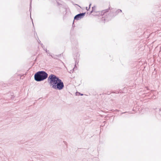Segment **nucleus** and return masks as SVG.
Here are the masks:
<instances>
[{"label": "nucleus", "instance_id": "ddd939ff", "mask_svg": "<svg viewBox=\"0 0 161 161\" xmlns=\"http://www.w3.org/2000/svg\"><path fill=\"white\" fill-rule=\"evenodd\" d=\"M41 44V46H42V48H45L44 46L43 45V44L42 43Z\"/></svg>", "mask_w": 161, "mask_h": 161}, {"label": "nucleus", "instance_id": "6ab92c4d", "mask_svg": "<svg viewBox=\"0 0 161 161\" xmlns=\"http://www.w3.org/2000/svg\"><path fill=\"white\" fill-rule=\"evenodd\" d=\"M124 113H122V114H124Z\"/></svg>", "mask_w": 161, "mask_h": 161}, {"label": "nucleus", "instance_id": "f257e3e1", "mask_svg": "<svg viewBox=\"0 0 161 161\" xmlns=\"http://www.w3.org/2000/svg\"><path fill=\"white\" fill-rule=\"evenodd\" d=\"M47 80L50 86L55 90H61L64 87L63 82L58 77L54 74L49 75Z\"/></svg>", "mask_w": 161, "mask_h": 161}, {"label": "nucleus", "instance_id": "dca6fc26", "mask_svg": "<svg viewBox=\"0 0 161 161\" xmlns=\"http://www.w3.org/2000/svg\"><path fill=\"white\" fill-rule=\"evenodd\" d=\"M38 42L40 44L41 41L39 39V41H38Z\"/></svg>", "mask_w": 161, "mask_h": 161}, {"label": "nucleus", "instance_id": "9d476101", "mask_svg": "<svg viewBox=\"0 0 161 161\" xmlns=\"http://www.w3.org/2000/svg\"><path fill=\"white\" fill-rule=\"evenodd\" d=\"M76 94L77 95H78H78L82 96L83 95V94H81L80 93L78 92H76Z\"/></svg>", "mask_w": 161, "mask_h": 161}, {"label": "nucleus", "instance_id": "0eeeda50", "mask_svg": "<svg viewBox=\"0 0 161 161\" xmlns=\"http://www.w3.org/2000/svg\"><path fill=\"white\" fill-rule=\"evenodd\" d=\"M60 55L61 54H59L58 55H53V56H52V58L55 59H57V57H59Z\"/></svg>", "mask_w": 161, "mask_h": 161}, {"label": "nucleus", "instance_id": "20e7f679", "mask_svg": "<svg viewBox=\"0 0 161 161\" xmlns=\"http://www.w3.org/2000/svg\"><path fill=\"white\" fill-rule=\"evenodd\" d=\"M122 11L121 9H118L113 14V16L114 17L117 15L119 12H122Z\"/></svg>", "mask_w": 161, "mask_h": 161}, {"label": "nucleus", "instance_id": "1a4fd4ad", "mask_svg": "<svg viewBox=\"0 0 161 161\" xmlns=\"http://www.w3.org/2000/svg\"><path fill=\"white\" fill-rule=\"evenodd\" d=\"M92 11L90 12V14H91L93 12L95 11L96 9V7L95 6H94L93 7H92Z\"/></svg>", "mask_w": 161, "mask_h": 161}, {"label": "nucleus", "instance_id": "6e6552de", "mask_svg": "<svg viewBox=\"0 0 161 161\" xmlns=\"http://www.w3.org/2000/svg\"><path fill=\"white\" fill-rule=\"evenodd\" d=\"M77 63V60H75V66L74 68L72 70H71L70 71V73H73V72L74 71V69H75V67L76 66V63Z\"/></svg>", "mask_w": 161, "mask_h": 161}, {"label": "nucleus", "instance_id": "39448f33", "mask_svg": "<svg viewBox=\"0 0 161 161\" xmlns=\"http://www.w3.org/2000/svg\"><path fill=\"white\" fill-rule=\"evenodd\" d=\"M108 9H107L105 10H103L101 11V14L102 15H104L105 14H106V13L108 12Z\"/></svg>", "mask_w": 161, "mask_h": 161}, {"label": "nucleus", "instance_id": "4468645a", "mask_svg": "<svg viewBox=\"0 0 161 161\" xmlns=\"http://www.w3.org/2000/svg\"><path fill=\"white\" fill-rule=\"evenodd\" d=\"M91 4H90L89 5V8H88V9H89L90 8V7H91Z\"/></svg>", "mask_w": 161, "mask_h": 161}, {"label": "nucleus", "instance_id": "a211bd4d", "mask_svg": "<svg viewBox=\"0 0 161 161\" xmlns=\"http://www.w3.org/2000/svg\"><path fill=\"white\" fill-rule=\"evenodd\" d=\"M53 54H52L51 55V57H52V56H53Z\"/></svg>", "mask_w": 161, "mask_h": 161}, {"label": "nucleus", "instance_id": "f8f14e48", "mask_svg": "<svg viewBox=\"0 0 161 161\" xmlns=\"http://www.w3.org/2000/svg\"><path fill=\"white\" fill-rule=\"evenodd\" d=\"M47 53L48 55L50 56H51V55L52 54H51V53H49V52H48V53Z\"/></svg>", "mask_w": 161, "mask_h": 161}, {"label": "nucleus", "instance_id": "2eb2a0df", "mask_svg": "<svg viewBox=\"0 0 161 161\" xmlns=\"http://www.w3.org/2000/svg\"><path fill=\"white\" fill-rule=\"evenodd\" d=\"M74 21H73V25H72L73 26H75L74 25Z\"/></svg>", "mask_w": 161, "mask_h": 161}, {"label": "nucleus", "instance_id": "f3484780", "mask_svg": "<svg viewBox=\"0 0 161 161\" xmlns=\"http://www.w3.org/2000/svg\"><path fill=\"white\" fill-rule=\"evenodd\" d=\"M86 10H87V11H88L89 10V9L87 8V7L86 8Z\"/></svg>", "mask_w": 161, "mask_h": 161}, {"label": "nucleus", "instance_id": "9b49d317", "mask_svg": "<svg viewBox=\"0 0 161 161\" xmlns=\"http://www.w3.org/2000/svg\"><path fill=\"white\" fill-rule=\"evenodd\" d=\"M43 49L47 53H48V52H49V51H47V49L45 48H43Z\"/></svg>", "mask_w": 161, "mask_h": 161}, {"label": "nucleus", "instance_id": "7ed1b4c3", "mask_svg": "<svg viewBox=\"0 0 161 161\" xmlns=\"http://www.w3.org/2000/svg\"><path fill=\"white\" fill-rule=\"evenodd\" d=\"M85 14L86 13H82L77 14L74 17V20H78L83 18Z\"/></svg>", "mask_w": 161, "mask_h": 161}, {"label": "nucleus", "instance_id": "423d86ee", "mask_svg": "<svg viewBox=\"0 0 161 161\" xmlns=\"http://www.w3.org/2000/svg\"><path fill=\"white\" fill-rule=\"evenodd\" d=\"M31 0V3H30V9H29V11H31V2H32V0ZM30 16H31V13L30 14ZM31 19L32 21V23H33V19H32L31 18Z\"/></svg>", "mask_w": 161, "mask_h": 161}, {"label": "nucleus", "instance_id": "f03ea898", "mask_svg": "<svg viewBox=\"0 0 161 161\" xmlns=\"http://www.w3.org/2000/svg\"><path fill=\"white\" fill-rule=\"evenodd\" d=\"M48 75L44 71H39L34 75V79L38 82L43 81L48 77Z\"/></svg>", "mask_w": 161, "mask_h": 161}]
</instances>
